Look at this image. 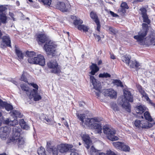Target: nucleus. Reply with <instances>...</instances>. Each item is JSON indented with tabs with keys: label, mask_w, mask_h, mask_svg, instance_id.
I'll use <instances>...</instances> for the list:
<instances>
[{
	"label": "nucleus",
	"mask_w": 155,
	"mask_h": 155,
	"mask_svg": "<svg viewBox=\"0 0 155 155\" xmlns=\"http://www.w3.org/2000/svg\"><path fill=\"white\" fill-rule=\"evenodd\" d=\"M143 29L138 33V35L134 36V38L139 42L140 45H145L148 47L153 45L155 46V36L153 35H149V40L145 38L149 30V26L145 23L142 24Z\"/></svg>",
	"instance_id": "1"
},
{
	"label": "nucleus",
	"mask_w": 155,
	"mask_h": 155,
	"mask_svg": "<svg viewBox=\"0 0 155 155\" xmlns=\"http://www.w3.org/2000/svg\"><path fill=\"white\" fill-rule=\"evenodd\" d=\"M8 124L11 126H13L12 136L10 138V141L14 143L17 144L19 147L25 143L23 138L20 136L21 130L19 127L15 126L18 124V121L14 119L12 121H9Z\"/></svg>",
	"instance_id": "2"
},
{
	"label": "nucleus",
	"mask_w": 155,
	"mask_h": 155,
	"mask_svg": "<svg viewBox=\"0 0 155 155\" xmlns=\"http://www.w3.org/2000/svg\"><path fill=\"white\" fill-rule=\"evenodd\" d=\"M91 71L89 73L91 74L89 75L91 82L93 85L94 89L96 91H95L97 98H99L100 96L101 84L100 82L97 81V80L93 76L98 72L99 70V68L97 65L95 63H92L91 64L89 67Z\"/></svg>",
	"instance_id": "3"
},
{
	"label": "nucleus",
	"mask_w": 155,
	"mask_h": 155,
	"mask_svg": "<svg viewBox=\"0 0 155 155\" xmlns=\"http://www.w3.org/2000/svg\"><path fill=\"white\" fill-rule=\"evenodd\" d=\"M26 54L28 57V60L30 64H39L42 66H44L45 65V59L43 56L38 54L37 57H34L36 54L35 52L28 51H26Z\"/></svg>",
	"instance_id": "4"
},
{
	"label": "nucleus",
	"mask_w": 155,
	"mask_h": 155,
	"mask_svg": "<svg viewBox=\"0 0 155 155\" xmlns=\"http://www.w3.org/2000/svg\"><path fill=\"white\" fill-rule=\"evenodd\" d=\"M57 47L54 42L50 40L44 45V48L48 55L54 56L56 55Z\"/></svg>",
	"instance_id": "5"
},
{
	"label": "nucleus",
	"mask_w": 155,
	"mask_h": 155,
	"mask_svg": "<svg viewBox=\"0 0 155 155\" xmlns=\"http://www.w3.org/2000/svg\"><path fill=\"white\" fill-rule=\"evenodd\" d=\"M103 129L104 133L109 140L114 141L118 139V137L115 136L116 131L114 128L110 127L109 126L106 125L103 127Z\"/></svg>",
	"instance_id": "6"
},
{
	"label": "nucleus",
	"mask_w": 155,
	"mask_h": 155,
	"mask_svg": "<svg viewBox=\"0 0 155 155\" xmlns=\"http://www.w3.org/2000/svg\"><path fill=\"white\" fill-rule=\"evenodd\" d=\"M47 66L49 68L52 69L51 71L52 73L59 75L61 72V67L56 60H51L48 62Z\"/></svg>",
	"instance_id": "7"
},
{
	"label": "nucleus",
	"mask_w": 155,
	"mask_h": 155,
	"mask_svg": "<svg viewBox=\"0 0 155 155\" xmlns=\"http://www.w3.org/2000/svg\"><path fill=\"white\" fill-rule=\"evenodd\" d=\"M134 125L135 126L139 129H148L152 127L153 124L148 121L142 120H136L134 122Z\"/></svg>",
	"instance_id": "8"
},
{
	"label": "nucleus",
	"mask_w": 155,
	"mask_h": 155,
	"mask_svg": "<svg viewBox=\"0 0 155 155\" xmlns=\"http://www.w3.org/2000/svg\"><path fill=\"white\" fill-rule=\"evenodd\" d=\"M90 16L91 18L95 23L97 25L95 30L97 31L98 32V33L99 34V32L101 30V25L96 12L93 11H92L90 12Z\"/></svg>",
	"instance_id": "9"
},
{
	"label": "nucleus",
	"mask_w": 155,
	"mask_h": 155,
	"mask_svg": "<svg viewBox=\"0 0 155 155\" xmlns=\"http://www.w3.org/2000/svg\"><path fill=\"white\" fill-rule=\"evenodd\" d=\"M73 146L72 144L66 143H61L58 145V148L59 152L62 153H66L69 150L73 149Z\"/></svg>",
	"instance_id": "10"
},
{
	"label": "nucleus",
	"mask_w": 155,
	"mask_h": 155,
	"mask_svg": "<svg viewBox=\"0 0 155 155\" xmlns=\"http://www.w3.org/2000/svg\"><path fill=\"white\" fill-rule=\"evenodd\" d=\"M50 40L47 35L45 33L38 34L36 37V40L39 45L45 44Z\"/></svg>",
	"instance_id": "11"
},
{
	"label": "nucleus",
	"mask_w": 155,
	"mask_h": 155,
	"mask_svg": "<svg viewBox=\"0 0 155 155\" xmlns=\"http://www.w3.org/2000/svg\"><path fill=\"white\" fill-rule=\"evenodd\" d=\"M83 21L81 19H76L73 21L74 24L75 26L79 30H83V31L86 32L88 31L89 28L87 27L84 25H82L83 23Z\"/></svg>",
	"instance_id": "12"
},
{
	"label": "nucleus",
	"mask_w": 155,
	"mask_h": 155,
	"mask_svg": "<svg viewBox=\"0 0 155 155\" xmlns=\"http://www.w3.org/2000/svg\"><path fill=\"white\" fill-rule=\"evenodd\" d=\"M2 39L1 43V46L2 48L9 47L12 48L11 45V41L10 38L8 35H4L0 39Z\"/></svg>",
	"instance_id": "13"
},
{
	"label": "nucleus",
	"mask_w": 155,
	"mask_h": 155,
	"mask_svg": "<svg viewBox=\"0 0 155 155\" xmlns=\"http://www.w3.org/2000/svg\"><path fill=\"white\" fill-rule=\"evenodd\" d=\"M57 7L63 12H67L70 9L71 5L68 2L64 3L63 2H60L57 4Z\"/></svg>",
	"instance_id": "14"
},
{
	"label": "nucleus",
	"mask_w": 155,
	"mask_h": 155,
	"mask_svg": "<svg viewBox=\"0 0 155 155\" xmlns=\"http://www.w3.org/2000/svg\"><path fill=\"white\" fill-rule=\"evenodd\" d=\"M82 139L86 148L88 149L92 144V141L89 136L87 134H83L81 136Z\"/></svg>",
	"instance_id": "15"
},
{
	"label": "nucleus",
	"mask_w": 155,
	"mask_h": 155,
	"mask_svg": "<svg viewBox=\"0 0 155 155\" xmlns=\"http://www.w3.org/2000/svg\"><path fill=\"white\" fill-rule=\"evenodd\" d=\"M11 128L5 126L1 127L0 128V137L2 139H5L10 132Z\"/></svg>",
	"instance_id": "16"
},
{
	"label": "nucleus",
	"mask_w": 155,
	"mask_h": 155,
	"mask_svg": "<svg viewBox=\"0 0 155 155\" xmlns=\"http://www.w3.org/2000/svg\"><path fill=\"white\" fill-rule=\"evenodd\" d=\"M103 93L105 96L109 97L111 99H116L117 98V93L112 88L105 89Z\"/></svg>",
	"instance_id": "17"
},
{
	"label": "nucleus",
	"mask_w": 155,
	"mask_h": 155,
	"mask_svg": "<svg viewBox=\"0 0 155 155\" xmlns=\"http://www.w3.org/2000/svg\"><path fill=\"white\" fill-rule=\"evenodd\" d=\"M140 14L143 18V21L147 23V25L150 24L151 22L150 20L149 19L147 15L146 9L145 8L141 7L140 9Z\"/></svg>",
	"instance_id": "18"
},
{
	"label": "nucleus",
	"mask_w": 155,
	"mask_h": 155,
	"mask_svg": "<svg viewBox=\"0 0 155 155\" xmlns=\"http://www.w3.org/2000/svg\"><path fill=\"white\" fill-rule=\"evenodd\" d=\"M123 91L124 100L131 103L133 102L134 97L131 92L127 89H124Z\"/></svg>",
	"instance_id": "19"
},
{
	"label": "nucleus",
	"mask_w": 155,
	"mask_h": 155,
	"mask_svg": "<svg viewBox=\"0 0 155 155\" xmlns=\"http://www.w3.org/2000/svg\"><path fill=\"white\" fill-rule=\"evenodd\" d=\"M120 8L118 10V12L122 15H124L126 12V10L129 9V7L127 3L122 2L120 5Z\"/></svg>",
	"instance_id": "20"
},
{
	"label": "nucleus",
	"mask_w": 155,
	"mask_h": 155,
	"mask_svg": "<svg viewBox=\"0 0 155 155\" xmlns=\"http://www.w3.org/2000/svg\"><path fill=\"white\" fill-rule=\"evenodd\" d=\"M91 129L94 130L96 134H101L102 133V126L98 123H94L92 124Z\"/></svg>",
	"instance_id": "21"
},
{
	"label": "nucleus",
	"mask_w": 155,
	"mask_h": 155,
	"mask_svg": "<svg viewBox=\"0 0 155 155\" xmlns=\"http://www.w3.org/2000/svg\"><path fill=\"white\" fill-rule=\"evenodd\" d=\"M15 53L18 57V59L19 61H21L23 59L24 56L22 51L20 50L19 48L16 45L15 46Z\"/></svg>",
	"instance_id": "22"
},
{
	"label": "nucleus",
	"mask_w": 155,
	"mask_h": 155,
	"mask_svg": "<svg viewBox=\"0 0 155 155\" xmlns=\"http://www.w3.org/2000/svg\"><path fill=\"white\" fill-rule=\"evenodd\" d=\"M10 114L12 116L16 118H17L18 117L21 118L23 116V115L21 113L20 111L15 110H12V111H11Z\"/></svg>",
	"instance_id": "23"
},
{
	"label": "nucleus",
	"mask_w": 155,
	"mask_h": 155,
	"mask_svg": "<svg viewBox=\"0 0 155 155\" xmlns=\"http://www.w3.org/2000/svg\"><path fill=\"white\" fill-rule=\"evenodd\" d=\"M47 151L49 153H52L53 155H58L59 150L58 148V145L57 147L53 146L51 147H49Z\"/></svg>",
	"instance_id": "24"
},
{
	"label": "nucleus",
	"mask_w": 155,
	"mask_h": 155,
	"mask_svg": "<svg viewBox=\"0 0 155 155\" xmlns=\"http://www.w3.org/2000/svg\"><path fill=\"white\" fill-rule=\"evenodd\" d=\"M137 88L139 92L142 95V97H144L145 99H146L147 101H148L150 99L147 96V95L146 93L145 92L142 88V87L141 85H139L137 87Z\"/></svg>",
	"instance_id": "25"
},
{
	"label": "nucleus",
	"mask_w": 155,
	"mask_h": 155,
	"mask_svg": "<svg viewBox=\"0 0 155 155\" xmlns=\"http://www.w3.org/2000/svg\"><path fill=\"white\" fill-rule=\"evenodd\" d=\"M130 102H126L123 101L122 104V107L123 108L125 109L126 111L128 113H130L131 111V106Z\"/></svg>",
	"instance_id": "26"
},
{
	"label": "nucleus",
	"mask_w": 155,
	"mask_h": 155,
	"mask_svg": "<svg viewBox=\"0 0 155 155\" xmlns=\"http://www.w3.org/2000/svg\"><path fill=\"white\" fill-rule=\"evenodd\" d=\"M136 113L137 114H142L146 110V108L144 106L142 105H137L135 107Z\"/></svg>",
	"instance_id": "27"
},
{
	"label": "nucleus",
	"mask_w": 155,
	"mask_h": 155,
	"mask_svg": "<svg viewBox=\"0 0 155 155\" xmlns=\"http://www.w3.org/2000/svg\"><path fill=\"white\" fill-rule=\"evenodd\" d=\"M131 58V57L130 55L127 54L124 55L121 58L122 61L127 65H129Z\"/></svg>",
	"instance_id": "28"
},
{
	"label": "nucleus",
	"mask_w": 155,
	"mask_h": 155,
	"mask_svg": "<svg viewBox=\"0 0 155 155\" xmlns=\"http://www.w3.org/2000/svg\"><path fill=\"white\" fill-rule=\"evenodd\" d=\"M19 124L21 127L23 129L28 130L29 128V126L26 124L23 119L20 120Z\"/></svg>",
	"instance_id": "29"
},
{
	"label": "nucleus",
	"mask_w": 155,
	"mask_h": 155,
	"mask_svg": "<svg viewBox=\"0 0 155 155\" xmlns=\"http://www.w3.org/2000/svg\"><path fill=\"white\" fill-rule=\"evenodd\" d=\"M144 119L149 122H152L153 119L151 116L150 113L149 111H146L144 113Z\"/></svg>",
	"instance_id": "30"
},
{
	"label": "nucleus",
	"mask_w": 155,
	"mask_h": 155,
	"mask_svg": "<svg viewBox=\"0 0 155 155\" xmlns=\"http://www.w3.org/2000/svg\"><path fill=\"white\" fill-rule=\"evenodd\" d=\"M32 95L34 98V100L35 101H37L41 100L42 97L41 95L38 94V91L36 93H34V92H32Z\"/></svg>",
	"instance_id": "31"
},
{
	"label": "nucleus",
	"mask_w": 155,
	"mask_h": 155,
	"mask_svg": "<svg viewBox=\"0 0 155 155\" xmlns=\"http://www.w3.org/2000/svg\"><path fill=\"white\" fill-rule=\"evenodd\" d=\"M129 65L130 66V68H137L140 66V65L139 63L136 61H130Z\"/></svg>",
	"instance_id": "32"
},
{
	"label": "nucleus",
	"mask_w": 155,
	"mask_h": 155,
	"mask_svg": "<svg viewBox=\"0 0 155 155\" xmlns=\"http://www.w3.org/2000/svg\"><path fill=\"white\" fill-rule=\"evenodd\" d=\"M76 116L78 119L81 121V125H83L84 119L85 117L84 114L77 113Z\"/></svg>",
	"instance_id": "33"
},
{
	"label": "nucleus",
	"mask_w": 155,
	"mask_h": 155,
	"mask_svg": "<svg viewBox=\"0 0 155 155\" xmlns=\"http://www.w3.org/2000/svg\"><path fill=\"white\" fill-rule=\"evenodd\" d=\"M112 144L115 148L120 150L121 149L122 145L123 144L122 142H114Z\"/></svg>",
	"instance_id": "34"
},
{
	"label": "nucleus",
	"mask_w": 155,
	"mask_h": 155,
	"mask_svg": "<svg viewBox=\"0 0 155 155\" xmlns=\"http://www.w3.org/2000/svg\"><path fill=\"white\" fill-rule=\"evenodd\" d=\"M37 152L39 155H47L45 149L42 147L38 149Z\"/></svg>",
	"instance_id": "35"
},
{
	"label": "nucleus",
	"mask_w": 155,
	"mask_h": 155,
	"mask_svg": "<svg viewBox=\"0 0 155 155\" xmlns=\"http://www.w3.org/2000/svg\"><path fill=\"white\" fill-rule=\"evenodd\" d=\"M39 2H42L45 5L50 6L52 2L51 0H38Z\"/></svg>",
	"instance_id": "36"
},
{
	"label": "nucleus",
	"mask_w": 155,
	"mask_h": 155,
	"mask_svg": "<svg viewBox=\"0 0 155 155\" xmlns=\"http://www.w3.org/2000/svg\"><path fill=\"white\" fill-rule=\"evenodd\" d=\"M7 17L5 14H2L0 15V20L1 23L5 24L6 23Z\"/></svg>",
	"instance_id": "37"
},
{
	"label": "nucleus",
	"mask_w": 155,
	"mask_h": 155,
	"mask_svg": "<svg viewBox=\"0 0 155 155\" xmlns=\"http://www.w3.org/2000/svg\"><path fill=\"white\" fill-rule=\"evenodd\" d=\"M28 84L32 86L33 87L35 88L32 89V92H34V93H36L37 91H38L39 87L38 85L32 82L30 83H28Z\"/></svg>",
	"instance_id": "38"
},
{
	"label": "nucleus",
	"mask_w": 155,
	"mask_h": 155,
	"mask_svg": "<svg viewBox=\"0 0 155 155\" xmlns=\"http://www.w3.org/2000/svg\"><path fill=\"white\" fill-rule=\"evenodd\" d=\"M92 118L91 119L87 118H86L85 120L84 124L88 127L90 126L91 125V127L92 126V124H92Z\"/></svg>",
	"instance_id": "39"
},
{
	"label": "nucleus",
	"mask_w": 155,
	"mask_h": 155,
	"mask_svg": "<svg viewBox=\"0 0 155 155\" xmlns=\"http://www.w3.org/2000/svg\"><path fill=\"white\" fill-rule=\"evenodd\" d=\"M123 144L122 145L121 149H120V150L125 152L129 151L130 149V147L128 146L125 144L124 142H123Z\"/></svg>",
	"instance_id": "40"
},
{
	"label": "nucleus",
	"mask_w": 155,
	"mask_h": 155,
	"mask_svg": "<svg viewBox=\"0 0 155 155\" xmlns=\"http://www.w3.org/2000/svg\"><path fill=\"white\" fill-rule=\"evenodd\" d=\"M113 83L115 85H117V86L120 87H124V86L122 82L119 80H114L113 81Z\"/></svg>",
	"instance_id": "41"
},
{
	"label": "nucleus",
	"mask_w": 155,
	"mask_h": 155,
	"mask_svg": "<svg viewBox=\"0 0 155 155\" xmlns=\"http://www.w3.org/2000/svg\"><path fill=\"white\" fill-rule=\"evenodd\" d=\"M111 75L107 73H100L99 75V77L100 78H110Z\"/></svg>",
	"instance_id": "42"
},
{
	"label": "nucleus",
	"mask_w": 155,
	"mask_h": 155,
	"mask_svg": "<svg viewBox=\"0 0 155 155\" xmlns=\"http://www.w3.org/2000/svg\"><path fill=\"white\" fill-rule=\"evenodd\" d=\"M4 108L8 111L12 110L13 109V106L7 103L6 102L4 106Z\"/></svg>",
	"instance_id": "43"
},
{
	"label": "nucleus",
	"mask_w": 155,
	"mask_h": 155,
	"mask_svg": "<svg viewBox=\"0 0 155 155\" xmlns=\"http://www.w3.org/2000/svg\"><path fill=\"white\" fill-rule=\"evenodd\" d=\"M20 80L21 81H24V82L27 83H28V79L26 77V76L25 75V73L24 72H23V73L22 74L20 78Z\"/></svg>",
	"instance_id": "44"
},
{
	"label": "nucleus",
	"mask_w": 155,
	"mask_h": 155,
	"mask_svg": "<svg viewBox=\"0 0 155 155\" xmlns=\"http://www.w3.org/2000/svg\"><path fill=\"white\" fill-rule=\"evenodd\" d=\"M111 108L115 111H118L119 110V107L116 103H113L112 104Z\"/></svg>",
	"instance_id": "45"
},
{
	"label": "nucleus",
	"mask_w": 155,
	"mask_h": 155,
	"mask_svg": "<svg viewBox=\"0 0 155 155\" xmlns=\"http://www.w3.org/2000/svg\"><path fill=\"white\" fill-rule=\"evenodd\" d=\"M105 11L107 13H109L113 17H118L119 15L116 13H114V12L110 11H109L107 9H105Z\"/></svg>",
	"instance_id": "46"
},
{
	"label": "nucleus",
	"mask_w": 155,
	"mask_h": 155,
	"mask_svg": "<svg viewBox=\"0 0 155 155\" xmlns=\"http://www.w3.org/2000/svg\"><path fill=\"white\" fill-rule=\"evenodd\" d=\"M20 87L22 90L24 91H25L29 88L25 84H21Z\"/></svg>",
	"instance_id": "47"
},
{
	"label": "nucleus",
	"mask_w": 155,
	"mask_h": 155,
	"mask_svg": "<svg viewBox=\"0 0 155 155\" xmlns=\"http://www.w3.org/2000/svg\"><path fill=\"white\" fill-rule=\"evenodd\" d=\"M71 152L70 155H79L77 153V150L74 148L71 149Z\"/></svg>",
	"instance_id": "48"
},
{
	"label": "nucleus",
	"mask_w": 155,
	"mask_h": 155,
	"mask_svg": "<svg viewBox=\"0 0 155 155\" xmlns=\"http://www.w3.org/2000/svg\"><path fill=\"white\" fill-rule=\"evenodd\" d=\"M109 30L112 33V34L113 35H116L117 33V32L115 30V29L114 28H113V27H109Z\"/></svg>",
	"instance_id": "49"
},
{
	"label": "nucleus",
	"mask_w": 155,
	"mask_h": 155,
	"mask_svg": "<svg viewBox=\"0 0 155 155\" xmlns=\"http://www.w3.org/2000/svg\"><path fill=\"white\" fill-rule=\"evenodd\" d=\"M5 104H6V102L3 101L2 99H0V108H4V106Z\"/></svg>",
	"instance_id": "50"
},
{
	"label": "nucleus",
	"mask_w": 155,
	"mask_h": 155,
	"mask_svg": "<svg viewBox=\"0 0 155 155\" xmlns=\"http://www.w3.org/2000/svg\"><path fill=\"white\" fill-rule=\"evenodd\" d=\"M93 35L95 38V39L97 40V42H99L101 40V37L98 35L95 34H94Z\"/></svg>",
	"instance_id": "51"
},
{
	"label": "nucleus",
	"mask_w": 155,
	"mask_h": 155,
	"mask_svg": "<svg viewBox=\"0 0 155 155\" xmlns=\"http://www.w3.org/2000/svg\"><path fill=\"white\" fill-rule=\"evenodd\" d=\"M6 9V8L5 7L2 5L0 6V14L2 13Z\"/></svg>",
	"instance_id": "52"
},
{
	"label": "nucleus",
	"mask_w": 155,
	"mask_h": 155,
	"mask_svg": "<svg viewBox=\"0 0 155 155\" xmlns=\"http://www.w3.org/2000/svg\"><path fill=\"white\" fill-rule=\"evenodd\" d=\"M51 141H47V150H48V148L49 147H51L52 146H51Z\"/></svg>",
	"instance_id": "53"
},
{
	"label": "nucleus",
	"mask_w": 155,
	"mask_h": 155,
	"mask_svg": "<svg viewBox=\"0 0 155 155\" xmlns=\"http://www.w3.org/2000/svg\"><path fill=\"white\" fill-rule=\"evenodd\" d=\"M144 0H133L132 3L133 4H136L139 2H142ZM131 1H132V0H131Z\"/></svg>",
	"instance_id": "54"
},
{
	"label": "nucleus",
	"mask_w": 155,
	"mask_h": 155,
	"mask_svg": "<svg viewBox=\"0 0 155 155\" xmlns=\"http://www.w3.org/2000/svg\"><path fill=\"white\" fill-rule=\"evenodd\" d=\"M25 91H26V94L28 97L30 96L31 94H32V92L31 91H30L29 88H28Z\"/></svg>",
	"instance_id": "55"
},
{
	"label": "nucleus",
	"mask_w": 155,
	"mask_h": 155,
	"mask_svg": "<svg viewBox=\"0 0 155 155\" xmlns=\"http://www.w3.org/2000/svg\"><path fill=\"white\" fill-rule=\"evenodd\" d=\"M92 121L94 122H99L101 121L100 119L97 117H95L94 118H92Z\"/></svg>",
	"instance_id": "56"
},
{
	"label": "nucleus",
	"mask_w": 155,
	"mask_h": 155,
	"mask_svg": "<svg viewBox=\"0 0 155 155\" xmlns=\"http://www.w3.org/2000/svg\"><path fill=\"white\" fill-rule=\"evenodd\" d=\"M107 153V155H117L114 152L112 151L111 150L108 151Z\"/></svg>",
	"instance_id": "57"
},
{
	"label": "nucleus",
	"mask_w": 155,
	"mask_h": 155,
	"mask_svg": "<svg viewBox=\"0 0 155 155\" xmlns=\"http://www.w3.org/2000/svg\"><path fill=\"white\" fill-rule=\"evenodd\" d=\"M45 120L47 122V124H51V120L48 117H47V118Z\"/></svg>",
	"instance_id": "58"
},
{
	"label": "nucleus",
	"mask_w": 155,
	"mask_h": 155,
	"mask_svg": "<svg viewBox=\"0 0 155 155\" xmlns=\"http://www.w3.org/2000/svg\"><path fill=\"white\" fill-rule=\"evenodd\" d=\"M9 15L13 21H15V18H14V15L12 13H9Z\"/></svg>",
	"instance_id": "59"
},
{
	"label": "nucleus",
	"mask_w": 155,
	"mask_h": 155,
	"mask_svg": "<svg viewBox=\"0 0 155 155\" xmlns=\"http://www.w3.org/2000/svg\"><path fill=\"white\" fill-rule=\"evenodd\" d=\"M96 150L95 148L93 146H92L91 148V151L94 152H95Z\"/></svg>",
	"instance_id": "60"
},
{
	"label": "nucleus",
	"mask_w": 155,
	"mask_h": 155,
	"mask_svg": "<svg viewBox=\"0 0 155 155\" xmlns=\"http://www.w3.org/2000/svg\"><path fill=\"white\" fill-rule=\"evenodd\" d=\"M85 104V103L83 102H80L79 103V106L80 107H82L84 106V104Z\"/></svg>",
	"instance_id": "61"
},
{
	"label": "nucleus",
	"mask_w": 155,
	"mask_h": 155,
	"mask_svg": "<svg viewBox=\"0 0 155 155\" xmlns=\"http://www.w3.org/2000/svg\"><path fill=\"white\" fill-rule=\"evenodd\" d=\"M110 58L113 59H114L116 58L115 56L113 54H110Z\"/></svg>",
	"instance_id": "62"
},
{
	"label": "nucleus",
	"mask_w": 155,
	"mask_h": 155,
	"mask_svg": "<svg viewBox=\"0 0 155 155\" xmlns=\"http://www.w3.org/2000/svg\"><path fill=\"white\" fill-rule=\"evenodd\" d=\"M64 124L66 127H69L68 123L67 121H66V122L64 123Z\"/></svg>",
	"instance_id": "63"
},
{
	"label": "nucleus",
	"mask_w": 155,
	"mask_h": 155,
	"mask_svg": "<svg viewBox=\"0 0 155 155\" xmlns=\"http://www.w3.org/2000/svg\"><path fill=\"white\" fill-rule=\"evenodd\" d=\"M102 63V61L101 60H99L98 62V65H100V64H101Z\"/></svg>",
	"instance_id": "64"
}]
</instances>
